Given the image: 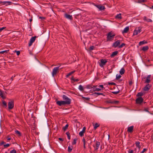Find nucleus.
Segmentation results:
<instances>
[{"mask_svg": "<svg viewBox=\"0 0 153 153\" xmlns=\"http://www.w3.org/2000/svg\"><path fill=\"white\" fill-rule=\"evenodd\" d=\"M63 99L65 101H64L66 102L67 104H70L71 103V100L68 98L65 95H63L62 97Z\"/></svg>", "mask_w": 153, "mask_h": 153, "instance_id": "f257e3e1", "label": "nucleus"}, {"mask_svg": "<svg viewBox=\"0 0 153 153\" xmlns=\"http://www.w3.org/2000/svg\"><path fill=\"white\" fill-rule=\"evenodd\" d=\"M59 66L56 67L54 68L53 69L52 74L53 77H54L55 75H56V73L59 72Z\"/></svg>", "mask_w": 153, "mask_h": 153, "instance_id": "f03ea898", "label": "nucleus"}, {"mask_svg": "<svg viewBox=\"0 0 153 153\" xmlns=\"http://www.w3.org/2000/svg\"><path fill=\"white\" fill-rule=\"evenodd\" d=\"M141 27H138L136 28L134 30L133 34V36L137 35L138 33H140L141 31Z\"/></svg>", "mask_w": 153, "mask_h": 153, "instance_id": "7ed1b4c3", "label": "nucleus"}, {"mask_svg": "<svg viewBox=\"0 0 153 153\" xmlns=\"http://www.w3.org/2000/svg\"><path fill=\"white\" fill-rule=\"evenodd\" d=\"M143 101V99L142 97H138L135 100L137 104L140 105Z\"/></svg>", "mask_w": 153, "mask_h": 153, "instance_id": "20e7f679", "label": "nucleus"}, {"mask_svg": "<svg viewBox=\"0 0 153 153\" xmlns=\"http://www.w3.org/2000/svg\"><path fill=\"white\" fill-rule=\"evenodd\" d=\"M115 36V34H112L111 32H109L107 35V39L108 40H110L113 38Z\"/></svg>", "mask_w": 153, "mask_h": 153, "instance_id": "39448f33", "label": "nucleus"}, {"mask_svg": "<svg viewBox=\"0 0 153 153\" xmlns=\"http://www.w3.org/2000/svg\"><path fill=\"white\" fill-rule=\"evenodd\" d=\"M36 38V36L32 37L30 39V42L29 43L28 46H30L32 45L33 43L34 42Z\"/></svg>", "mask_w": 153, "mask_h": 153, "instance_id": "423d86ee", "label": "nucleus"}, {"mask_svg": "<svg viewBox=\"0 0 153 153\" xmlns=\"http://www.w3.org/2000/svg\"><path fill=\"white\" fill-rule=\"evenodd\" d=\"M56 103L59 106L67 104L64 101H57L56 102Z\"/></svg>", "mask_w": 153, "mask_h": 153, "instance_id": "0eeeda50", "label": "nucleus"}, {"mask_svg": "<svg viewBox=\"0 0 153 153\" xmlns=\"http://www.w3.org/2000/svg\"><path fill=\"white\" fill-rule=\"evenodd\" d=\"M8 108L10 109H12L14 107V103L13 101H9L8 103Z\"/></svg>", "mask_w": 153, "mask_h": 153, "instance_id": "6e6552de", "label": "nucleus"}, {"mask_svg": "<svg viewBox=\"0 0 153 153\" xmlns=\"http://www.w3.org/2000/svg\"><path fill=\"white\" fill-rule=\"evenodd\" d=\"M120 43V40H118L114 42L113 44V46L116 48L119 45Z\"/></svg>", "mask_w": 153, "mask_h": 153, "instance_id": "1a4fd4ad", "label": "nucleus"}, {"mask_svg": "<svg viewBox=\"0 0 153 153\" xmlns=\"http://www.w3.org/2000/svg\"><path fill=\"white\" fill-rule=\"evenodd\" d=\"M107 60L105 59H102L101 60V63L100 64V66L101 67H103L105 65L106 63L107 62Z\"/></svg>", "mask_w": 153, "mask_h": 153, "instance_id": "9d476101", "label": "nucleus"}, {"mask_svg": "<svg viewBox=\"0 0 153 153\" xmlns=\"http://www.w3.org/2000/svg\"><path fill=\"white\" fill-rule=\"evenodd\" d=\"M105 102L107 103H111L112 104H117L119 102V101H114V100H108L107 101H106Z\"/></svg>", "mask_w": 153, "mask_h": 153, "instance_id": "9b49d317", "label": "nucleus"}, {"mask_svg": "<svg viewBox=\"0 0 153 153\" xmlns=\"http://www.w3.org/2000/svg\"><path fill=\"white\" fill-rule=\"evenodd\" d=\"M134 127L133 126L128 127L127 128V131L129 133H132L134 129Z\"/></svg>", "mask_w": 153, "mask_h": 153, "instance_id": "f8f14e48", "label": "nucleus"}, {"mask_svg": "<svg viewBox=\"0 0 153 153\" xmlns=\"http://www.w3.org/2000/svg\"><path fill=\"white\" fill-rule=\"evenodd\" d=\"M64 17L70 20H72L73 19V17L71 15H68L67 13H65V14Z\"/></svg>", "mask_w": 153, "mask_h": 153, "instance_id": "ddd939ff", "label": "nucleus"}, {"mask_svg": "<svg viewBox=\"0 0 153 153\" xmlns=\"http://www.w3.org/2000/svg\"><path fill=\"white\" fill-rule=\"evenodd\" d=\"M0 96L3 99L6 98V96L5 95L4 92L1 90H0Z\"/></svg>", "mask_w": 153, "mask_h": 153, "instance_id": "4468645a", "label": "nucleus"}, {"mask_svg": "<svg viewBox=\"0 0 153 153\" xmlns=\"http://www.w3.org/2000/svg\"><path fill=\"white\" fill-rule=\"evenodd\" d=\"M151 75H149L147 76L146 78V80L145 82V83H149L150 82V79L151 78Z\"/></svg>", "mask_w": 153, "mask_h": 153, "instance_id": "2eb2a0df", "label": "nucleus"}, {"mask_svg": "<svg viewBox=\"0 0 153 153\" xmlns=\"http://www.w3.org/2000/svg\"><path fill=\"white\" fill-rule=\"evenodd\" d=\"M96 7L98 8L100 10H104L105 9L104 6H102L100 5H97Z\"/></svg>", "mask_w": 153, "mask_h": 153, "instance_id": "dca6fc26", "label": "nucleus"}, {"mask_svg": "<svg viewBox=\"0 0 153 153\" xmlns=\"http://www.w3.org/2000/svg\"><path fill=\"white\" fill-rule=\"evenodd\" d=\"M150 88V85L149 84L146 85L145 87H144L143 90L144 91H148Z\"/></svg>", "mask_w": 153, "mask_h": 153, "instance_id": "f3484780", "label": "nucleus"}, {"mask_svg": "<svg viewBox=\"0 0 153 153\" xmlns=\"http://www.w3.org/2000/svg\"><path fill=\"white\" fill-rule=\"evenodd\" d=\"M96 148L95 149V150H97L99 149L100 145V142L99 141H96Z\"/></svg>", "mask_w": 153, "mask_h": 153, "instance_id": "a211bd4d", "label": "nucleus"}, {"mask_svg": "<svg viewBox=\"0 0 153 153\" xmlns=\"http://www.w3.org/2000/svg\"><path fill=\"white\" fill-rule=\"evenodd\" d=\"M118 52L117 51H116L112 52V53L111 55L110 56L111 58L115 56H116L118 53Z\"/></svg>", "mask_w": 153, "mask_h": 153, "instance_id": "6ab92c4d", "label": "nucleus"}, {"mask_svg": "<svg viewBox=\"0 0 153 153\" xmlns=\"http://www.w3.org/2000/svg\"><path fill=\"white\" fill-rule=\"evenodd\" d=\"M71 82L72 83H74L75 82H78L79 81V79H75L74 78L73 76H72V77L71 78Z\"/></svg>", "mask_w": 153, "mask_h": 153, "instance_id": "aec40b11", "label": "nucleus"}, {"mask_svg": "<svg viewBox=\"0 0 153 153\" xmlns=\"http://www.w3.org/2000/svg\"><path fill=\"white\" fill-rule=\"evenodd\" d=\"M9 51V50H5L0 51V54H3L4 55L5 54H6L7 53H8Z\"/></svg>", "mask_w": 153, "mask_h": 153, "instance_id": "412c9836", "label": "nucleus"}, {"mask_svg": "<svg viewBox=\"0 0 153 153\" xmlns=\"http://www.w3.org/2000/svg\"><path fill=\"white\" fill-rule=\"evenodd\" d=\"M129 27H126L125 28L123 31H122L123 33H127L128 31L129 30Z\"/></svg>", "mask_w": 153, "mask_h": 153, "instance_id": "4be33fe9", "label": "nucleus"}, {"mask_svg": "<svg viewBox=\"0 0 153 153\" xmlns=\"http://www.w3.org/2000/svg\"><path fill=\"white\" fill-rule=\"evenodd\" d=\"M93 91H100L101 90V89L100 88H97L96 87H97V85H96V86L93 85Z\"/></svg>", "mask_w": 153, "mask_h": 153, "instance_id": "5701e85b", "label": "nucleus"}, {"mask_svg": "<svg viewBox=\"0 0 153 153\" xmlns=\"http://www.w3.org/2000/svg\"><path fill=\"white\" fill-rule=\"evenodd\" d=\"M73 147L72 146L70 145L68 148V152H71L73 149Z\"/></svg>", "mask_w": 153, "mask_h": 153, "instance_id": "b1692460", "label": "nucleus"}, {"mask_svg": "<svg viewBox=\"0 0 153 153\" xmlns=\"http://www.w3.org/2000/svg\"><path fill=\"white\" fill-rule=\"evenodd\" d=\"M125 70L124 68H122L120 71V73L121 75L125 73Z\"/></svg>", "mask_w": 153, "mask_h": 153, "instance_id": "393cba45", "label": "nucleus"}, {"mask_svg": "<svg viewBox=\"0 0 153 153\" xmlns=\"http://www.w3.org/2000/svg\"><path fill=\"white\" fill-rule=\"evenodd\" d=\"M148 49L149 47L148 46H146L143 47L142 49V50L143 51H145L147 50Z\"/></svg>", "mask_w": 153, "mask_h": 153, "instance_id": "a878e982", "label": "nucleus"}, {"mask_svg": "<svg viewBox=\"0 0 153 153\" xmlns=\"http://www.w3.org/2000/svg\"><path fill=\"white\" fill-rule=\"evenodd\" d=\"M143 95V94L141 92H140L138 93L136 95L137 97H142V96Z\"/></svg>", "mask_w": 153, "mask_h": 153, "instance_id": "bb28decb", "label": "nucleus"}, {"mask_svg": "<svg viewBox=\"0 0 153 153\" xmlns=\"http://www.w3.org/2000/svg\"><path fill=\"white\" fill-rule=\"evenodd\" d=\"M115 18H116L119 19H122L121 14L120 13L117 15L116 16Z\"/></svg>", "mask_w": 153, "mask_h": 153, "instance_id": "cd10ccee", "label": "nucleus"}, {"mask_svg": "<svg viewBox=\"0 0 153 153\" xmlns=\"http://www.w3.org/2000/svg\"><path fill=\"white\" fill-rule=\"evenodd\" d=\"M78 138L77 137L74 138L73 140V142H72V145H74L76 144V141L77 140Z\"/></svg>", "mask_w": 153, "mask_h": 153, "instance_id": "c85d7f7f", "label": "nucleus"}, {"mask_svg": "<svg viewBox=\"0 0 153 153\" xmlns=\"http://www.w3.org/2000/svg\"><path fill=\"white\" fill-rule=\"evenodd\" d=\"M140 142L139 141H136L135 142V144L136 145V146L139 149L141 147V146H140Z\"/></svg>", "mask_w": 153, "mask_h": 153, "instance_id": "c756f323", "label": "nucleus"}, {"mask_svg": "<svg viewBox=\"0 0 153 153\" xmlns=\"http://www.w3.org/2000/svg\"><path fill=\"white\" fill-rule=\"evenodd\" d=\"M146 43L147 42L145 40H143V41L140 42L139 43V45H141Z\"/></svg>", "mask_w": 153, "mask_h": 153, "instance_id": "7c9ffc66", "label": "nucleus"}, {"mask_svg": "<svg viewBox=\"0 0 153 153\" xmlns=\"http://www.w3.org/2000/svg\"><path fill=\"white\" fill-rule=\"evenodd\" d=\"M75 71H72L70 73H69L68 74L66 75V77H69V76H70L71 75L73 74L75 72Z\"/></svg>", "mask_w": 153, "mask_h": 153, "instance_id": "2f4dec72", "label": "nucleus"}, {"mask_svg": "<svg viewBox=\"0 0 153 153\" xmlns=\"http://www.w3.org/2000/svg\"><path fill=\"white\" fill-rule=\"evenodd\" d=\"M79 89L82 91H84L83 87L81 85H80L79 86Z\"/></svg>", "mask_w": 153, "mask_h": 153, "instance_id": "473e14b6", "label": "nucleus"}, {"mask_svg": "<svg viewBox=\"0 0 153 153\" xmlns=\"http://www.w3.org/2000/svg\"><path fill=\"white\" fill-rule=\"evenodd\" d=\"M15 132L16 134H18L19 136H21V133L19 131L16 130L15 131Z\"/></svg>", "mask_w": 153, "mask_h": 153, "instance_id": "72a5a7b5", "label": "nucleus"}, {"mask_svg": "<svg viewBox=\"0 0 153 153\" xmlns=\"http://www.w3.org/2000/svg\"><path fill=\"white\" fill-rule=\"evenodd\" d=\"M68 124H66L65 126H64L63 128H62V129H63V130L64 131H65L67 129V128H68Z\"/></svg>", "mask_w": 153, "mask_h": 153, "instance_id": "f704fd0d", "label": "nucleus"}, {"mask_svg": "<svg viewBox=\"0 0 153 153\" xmlns=\"http://www.w3.org/2000/svg\"><path fill=\"white\" fill-rule=\"evenodd\" d=\"M12 4V2L10 1H5L6 6L10 5Z\"/></svg>", "mask_w": 153, "mask_h": 153, "instance_id": "c9c22d12", "label": "nucleus"}, {"mask_svg": "<svg viewBox=\"0 0 153 153\" xmlns=\"http://www.w3.org/2000/svg\"><path fill=\"white\" fill-rule=\"evenodd\" d=\"M65 134L67 135L68 139L70 140L71 139V137L70 135V133L69 132H66Z\"/></svg>", "mask_w": 153, "mask_h": 153, "instance_id": "e433bc0d", "label": "nucleus"}, {"mask_svg": "<svg viewBox=\"0 0 153 153\" xmlns=\"http://www.w3.org/2000/svg\"><path fill=\"white\" fill-rule=\"evenodd\" d=\"M93 94H97L98 95H102L103 96H105V95L104 94H103L102 93H100L95 92Z\"/></svg>", "mask_w": 153, "mask_h": 153, "instance_id": "4c0bfd02", "label": "nucleus"}, {"mask_svg": "<svg viewBox=\"0 0 153 153\" xmlns=\"http://www.w3.org/2000/svg\"><path fill=\"white\" fill-rule=\"evenodd\" d=\"M99 126V125L98 123H96L94 126V129L95 130Z\"/></svg>", "mask_w": 153, "mask_h": 153, "instance_id": "58836bf2", "label": "nucleus"}, {"mask_svg": "<svg viewBox=\"0 0 153 153\" xmlns=\"http://www.w3.org/2000/svg\"><path fill=\"white\" fill-rule=\"evenodd\" d=\"M85 132L83 131H82L79 133V135L81 137H82L84 135V133Z\"/></svg>", "mask_w": 153, "mask_h": 153, "instance_id": "ea45409f", "label": "nucleus"}, {"mask_svg": "<svg viewBox=\"0 0 153 153\" xmlns=\"http://www.w3.org/2000/svg\"><path fill=\"white\" fill-rule=\"evenodd\" d=\"M93 87L92 86V85H88L86 86V88L88 89H91V88H93Z\"/></svg>", "mask_w": 153, "mask_h": 153, "instance_id": "a19ab883", "label": "nucleus"}, {"mask_svg": "<svg viewBox=\"0 0 153 153\" xmlns=\"http://www.w3.org/2000/svg\"><path fill=\"white\" fill-rule=\"evenodd\" d=\"M147 1V0H138L137 2L138 3H142V2H146Z\"/></svg>", "mask_w": 153, "mask_h": 153, "instance_id": "79ce46f5", "label": "nucleus"}, {"mask_svg": "<svg viewBox=\"0 0 153 153\" xmlns=\"http://www.w3.org/2000/svg\"><path fill=\"white\" fill-rule=\"evenodd\" d=\"M121 77V76L120 75L117 74L116 75V79L117 80L118 79H120Z\"/></svg>", "mask_w": 153, "mask_h": 153, "instance_id": "37998d69", "label": "nucleus"}, {"mask_svg": "<svg viewBox=\"0 0 153 153\" xmlns=\"http://www.w3.org/2000/svg\"><path fill=\"white\" fill-rule=\"evenodd\" d=\"M120 92V90H119L118 91H112V93L113 94H118V93H119Z\"/></svg>", "mask_w": 153, "mask_h": 153, "instance_id": "c03bdc74", "label": "nucleus"}, {"mask_svg": "<svg viewBox=\"0 0 153 153\" xmlns=\"http://www.w3.org/2000/svg\"><path fill=\"white\" fill-rule=\"evenodd\" d=\"M125 45V43H123L119 46V48H122Z\"/></svg>", "mask_w": 153, "mask_h": 153, "instance_id": "a18cd8bd", "label": "nucleus"}, {"mask_svg": "<svg viewBox=\"0 0 153 153\" xmlns=\"http://www.w3.org/2000/svg\"><path fill=\"white\" fill-rule=\"evenodd\" d=\"M94 46H91L89 48V50L91 51L94 49Z\"/></svg>", "mask_w": 153, "mask_h": 153, "instance_id": "49530a36", "label": "nucleus"}, {"mask_svg": "<svg viewBox=\"0 0 153 153\" xmlns=\"http://www.w3.org/2000/svg\"><path fill=\"white\" fill-rule=\"evenodd\" d=\"M2 103L5 106V107H7V103L6 102L4 101H2Z\"/></svg>", "mask_w": 153, "mask_h": 153, "instance_id": "de8ad7c7", "label": "nucleus"}, {"mask_svg": "<svg viewBox=\"0 0 153 153\" xmlns=\"http://www.w3.org/2000/svg\"><path fill=\"white\" fill-rule=\"evenodd\" d=\"M82 98L83 99H85V100L88 101L90 100V98L89 97H83Z\"/></svg>", "mask_w": 153, "mask_h": 153, "instance_id": "09e8293b", "label": "nucleus"}, {"mask_svg": "<svg viewBox=\"0 0 153 153\" xmlns=\"http://www.w3.org/2000/svg\"><path fill=\"white\" fill-rule=\"evenodd\" d=\"M108 85H116V84L114 82H108Z\"/></svg>", "mask_w": 153, "mask_h": 153, "instance_id": "8fccbe9b", "label": "nucleus"}, {"mask_svg": "<svg viewBox=\"0 0 153 153\" xmlns=\"http://www.w3.org/2000/svg\"><path fill=\"white\" fill-rule=\"evenodd\" d=\"M86 142L88 143H91V140L90 139H88V140H87Z\"/></svg>", "mask_w": 153, "mask_h": 153, "instance_id": "3c124183", "label": "nucleus"}, {"mask_svg": "<svg viewBox=\"0 0 153 153\" xmlns=\"http://www.w3.org/2000/svg\"><path fill=\"white\" fill-rule=\"evenodd\" d=\"M16 151L15 149H13L10 152V153H16Z\"/></svg>", "mask_w": 153, "mask_h": 153, "instance_id": "603ef678", "label": "nucleus"}, {"mask_svg": "<svg viewBox=\"0 0 153 153\" xmlns=\"http://www.w3.org/2000/svg\"><path fill=\"white\" fill-rule=\"evenodd\" d=\"M10 146V144H9V143H7L6 144H5V145H4V147H8V146Z\"/></svg>", "mask_w": 153, "mask_h": 153, "instance_id": "864d4df0", "label": "nucleus"}, {"mask_svg": "<svg viewBox=\"0 0 153 153\" xmlns=\"http://www.w3.org/2000/svg\"><path fill=\"white\" fill-rule=\"evenodd\" d=\"M0 4H2L3 5H6L5 1H0Z\"/></svg>", "mask_w": 153, "mask_h": 153, "instance_id": "5fc2aeb1", "label": "nucleus"}, {"mask_svg": "<svg viewBox=\"0 0 153 153\" xmlns=\"http://www.w3.org/2000/svg\"><path fill=\"white\" fill-rule=\"evenodd\" d=\"M146 150H147L146 149L144 148L143 149V151L142 152H141L140 153H143L144 152H145Z\"/></svg>", "mask_w": 153, "mask_h": 153, "instance_id": "6e6d98bb", "label": "nucleus"}, {"mask_svg": "<svg viewBox=\"0 0 153 153\" xmlns=\"http://www.w3.org/2000/svg\"><path fill=\"white\" fill-rule=\"evenodd\" d=\"M132 84V80H131L129 82V85H131Z\"/></svg>", "mask_w": 153, "mask_h": 153, "instance_id": "4d7b16f0", "label": "nucleus"}, {"mask_svg": "<svg viewBox=\"0 0 153 153\" xmlns=\"http://www.w3.org/2000/svg\"><path fill=\"white\" fill-rule=\"evenodd\" d=\"M6 27H2L1 28H0V32H1V31H2L3 29H4V28H5Z\"/></svg>", "mask_w": 153, "mask_h": 153, "instance_id": "13d9d810", "label": "nucleus"}, {"mask_svg": "<svg viewBox=\"0 0 153 153\" xmlns=\"http://www.w3.org/2000/svg\"><path fill=\"white\" fill-rule=\"evenodd\" d=\"M16 54L18 56L20 54V52L19 51H16Z\"/></svg>", "mask_w": 153, "mask_h": 153, "instance_id": "bf43d9fd", "label": "nucleus"}, {"mask_svg": "<svg viewBox=\"0 0 153 153\" xmlns=\"http://www.w3.org/2000/svg\"><path fill=\"white\" fill-rule=\"evenodd\" d=\"M133 150H129L128 152V153H133Z\"/></svg>", "mask_w": 153, "mask_h": 153, "instance_id": "052dcab7", "label": "nucleus"}, {"mask_svg": "<svg viewBox=\"0 0 153 153\" xmlns=\"http://www.w3.org/2000/svg\"><path fill=\"white\" fill-rule=\"evenodd\" d=\"M85 129H86L85 127H83V129H82V131H84V132H85Z\"/></svg>", "mask_w": 153, "mask_h": 153, "instance_id": "680f3d73", "label": "nucleus"}, {"mask_svg": "<svg viewBox=\"0 0 153 153\" xmlns=\"http://www.w3.org/2000/svg\"><path fill=\"white\" fill-rule=\"evenodd\" d=\"M82 140L83 142V144L85 143V144L86 140L84 138H83Z\"/></svg>", "mask_w": 153, "mask_h": 153, "instance_id": "e2e57ef3", "label": "nucleus"}, {"mask_svg": "<svg viewBox=\"0 0 153 153\" xmlns=\"http://www.w3.org/2000/svg\"><path fill=\"white\" fill-rule=\"evenodd\" d=\"M99 87H101L102 88H103V85H99V86H98Z\"/></svg>", "mask_w": 153, "mask_h": 153, "instance_id": "0e129e2a", "label": "nucleus"}, {"mask_svg": "<svg viewBox=\"0 0 153 153\" xmlns=\"http://www.w3.org/2000/svg\"><path fill=\"white\" fill-rule=\"evenodd\" d=\"M40 19H41L42 20L44 19H45V18L44 17H39Z\"/></svg>", "mask_w": 153, "mask_h": 153, "instance_id": "69168bd1", "label": "nucleus"}, {"mask_svg": "<svg viewBox=\"0 0 153 153\" xmlns=\"http://www.w3.org/2000/svg\"><path fill=\"white\" fill-rule=\"evenodd\" d=\"M59 140H60V141H63V139L61 138H59Z\"/></svg>", "mask_w": 153, "mask_h": 153, "instance_id": "338daca9", "label": "nucleus"}, {"mask_svg": "<svg viewBox=\"0 0 153 153\" xmlns=\"http://www.w3.org/2000/svg\"><path fill=\"white\" fill-rule=\"evenodd\" d=\"M4 143H5L4 142H2L0 144V146H1V145H3Z\"/></svg>", "mask_w": 153, "mask_h": 153, "instance_id": "774afa93", "label": "nucleus"}]
</instances>
